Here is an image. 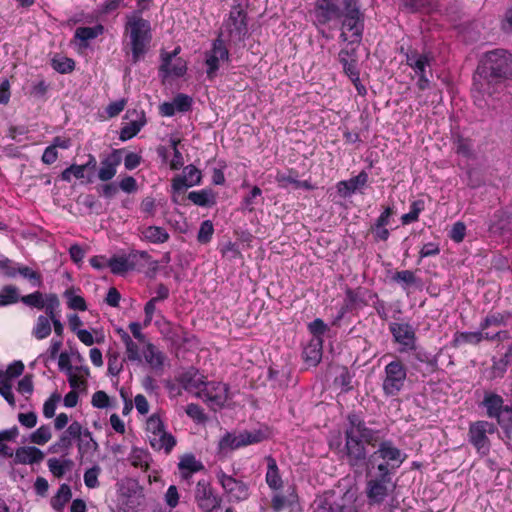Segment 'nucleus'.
Returning <instances> with one entry per match:
<instances>
[{"mask_svg":"<svg viewBox=\"0 0 512 512\" xmlns=\"http://www.w3.org/2000/svg\"><path fill=\"white\" fill-rule=\"evenodd\" d=\"M195 501L202 512H212L220 506L221 499L215 494L211 485L201 480L195 489Z\"/></svg>","mask_w":512,"mask_h":512,"instance_id":"obj_12","label":"nucleus"},{"mask_svg":"<svg viewBox=\"0 0 512 512\" xmlns=\"http://www.w3.org/2000/svg\"><path fill=\"white\" fill-rule=\"evenodd\" d=\"M85 170L86 166L73 164L61 173V179L66 182H70L72 177H75L76 179H82L85 177Z\"/></svg>","mask_w":512,"mask_h":512,"instance_id":"obj_54","label":"nucleus"},{"mask_svg":"<svg viewBox=\"0 0 512 512\" xmlns=\"http://www.w3.org/2000/svg\"><path fill=\"white\" fill-rule=\"evenodd\" d=\"M51 333V320L50 317L40 315L35 323V326L32 330L33 336L38 339L42 340L47 338Z\"/></svg>","mask_w":512,"mask_h":512,"instance_id":"obj_42","label":"nucleus"},{"mask_svg":"<svg viewBox=\"0 0 512 512\" xmlns=\"http://www.w3.org/2000/svg\"><path fill=\"white\" fill-rule=\"evenodd\" d=\"M124 346L126 357L131 362H142V351H140L139 345L135 342L132 337L123 329L117 330Z\"/></svg>","mask_w":512,"mask_h":512,"instance_id":"obj_33","label":"nucleus"},{"mask_svg":"<svg viewBox=\"0 0 512 512\" xmlns=\"http://www.w3.org/2000/svg\"><path fill=\"white\" fill-rule=\"evenodd\" d=\"M121 150L115 149L108 156L103 158L98 170L99 180L106 182L111 180L117 173V168L121 164Z\"/></svg>","mask_w":512,"mask_h":512,"instance_id":"obj_25","label":"nucleus"},{"mask_svg":"<svg viewBox=\"0 0 512 512\" xmlns=\"http://www.w3.org/2000/svg\"><path fill=\"white\" fill-rule=\"evenodd\" d=\"M424 208L425 202L423 200H416L412 202L410 206V211L406 214H403L401 217L402 224L408 225L410 223L416 222Z\"/></svg>","mask_w":512,"mask_h":512,"instance_id":"obj_48","label":"nucleus"},{"mask_svg":"<svg viewBox=\"0 0 512 512\" xmlns=\"http://www.w3.org/2000/svg\"><path fill=\"white\" fill-rule=\"evenodd\" d=\"M512 78V54L504 49L487 52L474 77L473 99L481 109H498L506 101L505 82Z\"/></svg>","mask_w":512,"mask_h":512,"instance_id":"obj_1","label":"nucleus"},{"mask_svg":"<svg viewBox=\"0 0 512 512\" xmlns=\"http://www.w3.org/2000/svg\"><path fill=\"white\" fill-rule=\"evenodd\" d=\"M128 460L132 466L146 471L149 468L151 456L147 450L134 447L129 454Z\"/></svg>","mask_w":512,"mask_h":512,"instance_id":"obj_40","label":"nucleus"},{"mask_svg":"<svg viewBox=\"0 0 512 512\" xmlns=\"http://www.w3.org/2000/svg\"><path fill=\"white\" fill-rule=\"evenodd\" d=\"M12 380L7 379L6 381L0 382V395L7 401V403L14 407L15 406V398L12 390Z\"/></svg>","mask_w":512,"mask_h":512,"instance_id":"obj_58","label":"nucleus"},{"mask_svg":"<svg viewBox=\"0 0 512 512\" xmlns=\"http://www.w3.org/2000/svg\"><path fill=\"white\" fill-rule=\"evenodd\" d=\"M180 50V47H176L171 53L162 54L160 73L164 78L181 77L186 73L187 62L184 59L177 57Z\"/></svg>","mask_w":512,"mask_h":512,"instance_id":"obj_15","label":"nucleus"},{"mask_svg":"<svg viewBox=\"0 0 512 512\" xmlns=\"http://www.w3.org/2000/svg\"><path fill=\"white\" fill-rule=\"evenodd\" d=\"M368 181V174L364 171L360 172L357 176L349 180L340 181L337 183V191L342 197L351 196L357 190L363 188Z\"/></svg>","mask_w":512,"mask_h":512,"instance_id":"obj_30","label":"nucleus"},{"mask_svg":"<svg viewBox=\"0 0 512 512\" xmlns=\"http://www.w3.org/2000/svg\"><path fill=\"white\" fill-rule=\"evenodd\" d=\"M495 426L487 421H477L469 427V441L480 455H487L490 451L488 433H493Z\"/></svg>","mask_w":512,"mask_h":512,"instance_id":"obj_11","label":"nucleus"},{"mask_svg":"<svg viewBox=\"0 0 512 512\" xmlns=\"http://www.w3.org/2000/svg\"><path fill=\"white\" fill-rule=\"evenodd\" d=\"M390 331L394 340L401 346L400 351H410L415 349V331L407 323H391Z\"/></svg>","mask_w":512,"mask_h":512,"instance_id":"obj_20","label":"nucleus"},{"mask_svg":"<svg viewBox=\"0 0 512 512\" xmlns=\"http://www.w3.org/2000/svg\"><path fill=\"white\" fill-rule=\"evenodd\" d=\"M216 479L229 502L237 503L249 499L251 490L248 483L226 474L221 469L216 472Z\"/></svg>","mask_w":512,"mask_h":512,"instance_id":"obj_7","label":"nucleus"},{"mask_svg":"<svg viewBox=\"0 0 512 512\" xmlns=\"http://www.w3.org/2000/svg\"><path fill=\"white\" fill-rule=\"evenodd\" d=\"M64 297L67 300V305L72 310L85 311L87 309L85 299L76 293L74 289H67L64 292Z\"/></svg>","mask_w":512,"mask_h":512,"instance_id":"obj_45","label":"nucleus"},{"mask_svg":"<svg viewBox=\"0 0 512 512\" xmlns=\"http://www.w3.org/2000/svg\"><path fill=\"white\" fill-rule=\"evenodd\" d=\"M204 469V465L193 454L187 453L180 457L178 470L182 480L188 481L191 476Z\"/></svg>","mask_w":512,"mask_h":512,"instance_id":"obj_28","label":"nucleus"},{"mask_svg":"<svg viewBox=\"0 0 512 512\" xmlns=\"http://www.w3.org/2000/svg\"><path fill=\"white\" fill-rule=\"evenodd\" d=\"M61 401V395L58 392L52 393L43 404V415L50 419L55 415L58 403Z\"/></svg>","mask_w":512,"mask_h":512,"instance_id":"obj_53","label":"nucleus"},{"mask_svg":"<svg viewBox=\"0 0 512 512\" xmlns=\"http://www.w3.org/2000/svg\"><path fill=\"white\" fill-rule=\"evenodd\" d=\"M378 459L391 464V469L398 468L405 460V454L395 447L390 441H384L379 445L377 451L370 458L371 464H375Z\"/></svg>","mask_w":512,"mask_h":512,"instance_id":"obj_17","label":"nucleus"},{"mask_svg":"<svg viewBox=\"0 0 512 512\" xmlns=\"http://www.w3.org/2000/svg\"><path fill=\"white\" fill-rule=\"evenodd\" d=\"M50 297H57V296L55 294L43 295L41 292L36 291L34 293H31V294L21 297L20 300L27 306L34 307L39 310L45 309V312L47 313V306L49 305Z\"/></svg>","mask_w":512,"mask_h":512,"instance_id":"obj_38","label":"nucleus"},{"mask_svg":"<svg viewBox=\"0 0 512 512\" xmlns=\"http://www.w3.org/2000/svg\"><path fill=\"white\" fill-rule=\"evenodd\" d=\"M97 447V443L92 438L91 432L84 430L83 436L79 438L78 448L80 453H85L90 450H94Z\"/></svg>","mask_w":512,"mask_h":512,"instance_id":"obj_57","label":"nucleus"},{"mask_svg":"<svg viewBox=\"0 0 512 512\" xmlns=\"http://www.w3.org/2000/svg\"><path fill=\"white\" fill-rule=\"evenodd\" d=\"M406 62L415 74L419 77L417 86L420 90H425L429 87L430 81L427 77V68L430 67L431 59L427 54H420L412 51L406 55Z\"/></svg>","mask_w":512,"mask_h":512,"instance_id":"obj_13","label":"nucleus"},{"mask_svg":"<svg viewBox=\"0 0 512 512\" xmlns=\"http://www.w3.org/2000/svg\"><path fill=\"white\" fill-rule=\"evenodd\" d=\"M259 199H262V191L259 187L254 186L249 194H247L242 200V209L248 212H252L258 204Z\"/></svg>","mask_w":512,"mask_h":512,"instance_id":"obj_50","label":"nucleus"},{"mask_svg":"<svg viewBox=\"0 0 512 512\" xmlns=\"http://www.w3.org/2000/svg\"><path fill=\"white\" fill-rule=\"evenodd\" d=\"M188 199L195 205L206 207L215 204V195L212 190L192 191L188 194Z\"/></svg>","mask_w":512,"mask_h":512,"instance_id":"obj_41","label":"nucleus"},{"mask_svg":"<svg viewBox=\"0 0 512 512\" xmlns=\"http://www.w3.org/2000/svg\"><path fill=\"white\" fill-rule=\"evenodd\" d=\"M308 329L310 333L313 335V338H321L324 333L327 331V325L321 319H315L308 325Z\"/></svg>","mask_w":512,"mask_h":512,"instance_id":"obj_64","label":"nucleus"},{"mask_svg":"<svg viewBox=\"0 0 512 512\" xmlns=\"http://www.w3.org/2000/svg\"><path fill=\"white\" fill-rule=\"evenodd\" d=\"M68 466V461L60 460L57 458H51L48 460V468L50 472L56 476L61 477L65 474Z\"/></svg>","mask_w":512,"mask_h":512,"instance_id":"obj_56","label":"nucleus"},{"mask_svg":"<svg viewBox=\"0 0 512 512\" xmlns=\"http://www.w3.org/2000/svg\"><path fill=\"white\" fill-rule=\"evenodd\" d=\"M43 458V452L34 446L20 447L14 454V462L18 464L39 463Z\"/></svg>","mask_w":512,"mask_h":512,"instance_id":"obj_32","label":"nucleus"},{"mask_svg":"<svg viewBox=\"0 0 512 512\" xmlns=\"http://www.w3.org/2000/svg\"><path fill=\"white\" fill-rule=\"evenodd\" d=\"M213 233H214V227H213L212 222L210 220H205L200 225L198 235H197V240L200 243L206 244V243L210 242V240L213 236Z\"/></svg>","mask_w":512,"mask_h":512,"instance_id":"obj_55","label":"nucleus"},{"mask_svg":"<svg viewBox=\"0 0 512 512\" xmlns=\"http://www.w3.org/2000/svg\"><path fill=\"white\" fill-rule=\"evenodd\" d=\"M508 318H509V315L505 314V313L489 314L481 322L480 329L482 331H485V330H487L490 327H501V326L507 324Z\"/></svg>","mask_w":512,"mask_h":512,"instance_id":"obj_47","label":"nucleus"},{"mask_svg":"<svg viewBox=\"0 0 512 512\" xmlns=\"http://www.w3.org/2000/svg\"><path fill=\"white\" fill-rule=\"evenodd\" d=\"M52 437L51 428L49 425H41L39 428H37L31 435H30V441L37 445H44Z\"/></svg>","mask_w":512,"mask_h":512,"instance_id":"obj_51","label":"nucleus"},{"mask_svg":"<svg viewBox=\"0 0 512 512\" xmlns=\"http://www.w3.org/2000/svg\"><path fill=\"white\" fill-rule=\"evenodd\" d=\"M271 508L273 512H282L285 509H288L289 512H299L296 488L290 486L284 493L280 491L274 492L271 497Z\"/></svg>","mask_w":512,"mask_h":512,"instance_id":"obj_16","label":"nucleus"},{"mask_svg":"<svg viewBox=\"0 0 512 512\" xmlns=\"http://www.w3.org/2000/svg\"><path fill=\"white\" fill-rule=\"evenodd\" d=\"M21 299L17 287L13 285L4 286L0 290V307L17 303Z\"/></svg>","mask_w":512,"mask_h":512,"instance_id":"obj_44","label":"nucleus"},{"mask_svg":"<svg viewBox=\"0 0 512 512\" xmlns=\"http://www.w3.org/2000/svg\"><path fill=\"white\" fill-rule=\"evenodd\" d=\"M200 399L210 408L220 409L228 399V386L222 382H208L203 388Z\"/></svg>","mask_w":512,"mask_h":512,"instance_id":"obj_14","label":"nucleus"},{"mask_svg":"<svg viewBox=\"0 0 512 512\" xmlns=\"http://www.w3.org/2000/svg\"><path fill=\"white\" fill-rule=\"evenodd\" d=\"M127 26L129 30L133 60L136 62L146 52L151 40L150 23L141 17L133 15L128 18Z\"/></svg>","mask_w":512,"mask_h":512,"instance_id":"obj_5","label":"nucleus"},{"mask_svg":"<svg viewBox=\"0 0 512 512\" xmlns=\"http://www.w3.org/2000/svg\"><path fill=\"white\" fill-rule=\"evenodd\" d=\"M177 145H178V141L175 139H172L171 146L173 149V157L169 161V166L173 170L180 169L184 164V159H183L182 153L178 150Z\"/></svg>","mask_w":512,"mask_h":512,"instance_id":"obj_61","label":"nucleus"},{"mask_svg":"<svg viewBox=\"0 0 512 512\" xmlns=\"http://www.w3.org/2000/svg\"><path fill=\"white\" fill-rule=\"evenodd\" d=\"M265 460L267 463L265 482L273 492L280 491L283 488V479L277 462L272 456H267Z\"/></svg>","mask_w":512,"mask_h":512,"instance_id":"obj_31","label":"nucleus"},{"mask_svg":"<svg viewBox=\"0 0 512 512\" xmlns=\"http://www.w3.org/2000/svg\"><path fill=\"white\" fill-rule=\"evenodd\" d=\"M66 375L72 389H84L87 385V378L90 372L87 366H75V368Z\"/></svg>","mask_w":512,"mask_h":512,"instance_id":"obj_37","label":"nucleus"},{"mask_svg":"<svg viewBox=\"0 0 512 512\" xmlns=\"http://www.w3.org/2000/svg\"><path fill=\"white\" fill-rule=\"evenodd\" d=\"M179 380L186 391L193 393L198 398L201 397L203 388L208 383L205 381V377L195 368H189L180 376Z\"/></svg>","mask_w":512,"mask_h":512,"instance_id":"obj_24","label":"nucleus"},{"mask_svg":"<svg viewBox=\"0 0 512 512\" xmlns=\"http://www.w3.org/2000/svg\"><path fill=\"white\" fill-rule=\"evenodd\" d=\"M263 434L259 431L248 432L243 431L239 433H225L218 443V450L221 454H227L233 450L258 443L262 441Z\"/></svg>","mask_w":512,"mask_h":512,"instance_id":"obj_8","label":"nucleus"},{"mask_svg":"<svg viewBox=\"0 0 512 512\" xmlns=\"http://www.w3.org/2000/svg\"><path fill=\"white\" fill-rule=\"evenodd\" d=\"M91 404L98 409H105L110 406V397L102 390L96 391L92 395Z\"/></svg>","mask_w":512,"mask_h":512,"instance_id":"obj_59","label":"nucleus"},{"mask_svg":"<svg viewBox=\"0 0 512 512\" xmlns=\"http://www.w3.org/2000/svg\"><path fill=\"white\" fill-rule=\"evenodd\" d=\"M466 235V226L463 222H456L453 224L449 237L456 243H460L464 240Z\"/></svg>","mask_w":512,"mask_h":512,"instance_id":"obj_62","label":"nucleus"},{"mask_svg":"<svg viewBox=\"0 0 512 512\" xmlns=\"http://www.w3.org/2000/svg\"><path fill=\"white\" fill-rule=\"evenodd\" d=\"M58 307V297H50L49 305L47 306V315L50 317L51 323L53 324L55 334L61 336L63 334L64 327L56 315V310Z\"/></svg>","mask_w":512,"mask_h":512,"instance_id":"obj_43","label":"nucleus"},{"mask_svg":"<svg viewBox=\"0 0 512 512\" xmlns=\"http://www.w3.org/2000/svg\"><path fill=\"white\" fill-rule=\"evenodd\" d=\"M343 6L340 38L350 44L359 43L362 39L364 17L360 11L358 0H343Z\"/></svg>","mask_w":512,"mask_h":512,"instance_id":"obj_4","label":"nucleus"},{"mask_svg":"<svg viewBox=\"0 0 512 512\" xmlns=\"http://www.w3.org/2000/svg\"><path fill=\"white\" fill-rule=\"evenodd\" d=\"M313 16L314 24L320 29V27L326 25L333 19L339 18L341 12L336 1L315 3Z\"/></svg>","mask_w":512,"mask_h":512,"instance_id":"obj_22","label":"nucleus"},{"mask_svg":"<svg viewBox=\"0 0 512 512\" xmlns=\"http://www.w3.org/2000/svg\"><path fill=\"white\" fill-rule=\"evenodd\" d=\"M348 420L350 427L346 430L345 448L350 463L354 465L366 457V450L362 440H368L370 431L357 415H349Z\"/></svg>","mask_w":512,"mask_h":512,"instance_id":"obj_3","label":"nucleus"},{"mask_svg":"<svg viewBox=\"0 0 512 512\" xmlns=\"http://www.w3.org/2000/svg\"><path fill=\"white\" fill-rule=\"evenodd\" d=\"M201 178V171L193 165H188L183 169L182 175L172 180V188L174 191H181L185 188L199 185Z\"/></svg>","mask_w":512,"mask_h":512,"instance_id":"obj_26","label":"nucleus"},{"mask_svg":"<svg viewBox=\"0 0 512 512\" xmlns=\"http://www.w3.org/2000/svg\"><path fill=\"white\" fill-rule=\"evenodd\" d=\"M339 60L343 66L344 72L351 81H357L359 77V70L357 68V61L355 59L354 51L349 52L342 49L339 53Z\"/></svg>","mask_w":512,"mask_h":512,"instance_id":"obj_36","label":"nucleus"},{"mask_svg":"<svg viewBox=\"0 0 512 512\" xmlns=\"http://www.w3.org/2000/svg\"><path fill=\"white\" fill-rule=\"evenodd\" d=\"M103 32L102 25H95L93 27H79L76 29L75 38L80 40L81 42H86L88 40L94 39Z\"/></svg>","mask_w":512,"mask_h":512,"instance_id":"obj_49","label":"nucleus"},{"mask_svg":"<svg viewBox=\"0 0 512 512\" xmlns=\"http://www.w3.org/2000/svg\"><path fill=\"white\" fill-rule=\"evenodd\" d=\"M483 406L486 408L488 417L497 419L500 426L512 421V409L504 406L503 398L495 393H485Z\"/></svg>","mask_w":512,"mask_h":512,"instance_id":"obj_10","label":"nucleus"},{"mask_svg":"<svg viewBox=\"0 0 512 512\" xmlns=\"http://www.w3.org/2000/svg\"><path fill=\"white\" fill-rule=\"evenodd\" d=\"M512 226L508 220V217H505V213L499 212L494 215V219L491 220L489 225V230L495 234H502L505 231L511 230Z\"/></svg>","mask_w":512,"mask_h":512,"instance_id":"obj_46","label":"nucleus"},{"mask_svg":"<svg viewBox=\"0 0 512 512\" xmlns=\"http://www.w3.org/2000/svg\"><path fill=\"white\" fill-rule=\"evenodd\" d=\"M100 472V467L95 465L84 473V483L88 488H96L99 485L98 476Z\"/></svg>","mask_w":512,"mask_h":512,"instance_id":"obj_60","label":"nucleus"},{"mask_svg":"<svg viewBox=\"0 0 512 512\" xmlns=\"http://www.w3.org/2000/svg\"><path fill=\"white\" fill-rule=\"evenodd\" d=\"M163 417L160 410L147 417L145 434L152 448L169 454L176 445V439L167 431Z\"/></svg>","mask_w":512,"mask_h":512,"instance_id":"obj_2","label":"nucleus"},{"mask_svg":"<svg viewBox=\"0 0 512 512\" xmlns=\"http://www.w3.org/2000/svg\"><path fill=\"white\" fill-rule=\"evenodd\" d=\"M364 293L362 289H348L344 299V306L341 310L343 316L346 312L357 310L365 306Z\"/></svg>","mask_w":512,"mask_h":512,"instance_id":"obj_35","label":"nucleus"},{"mask_svg":"<svg viewBox=\"0 0 512 512\" xmlns=\"http://www.w3.org/2000/svg\"><path fill=\"white\" fill-rule=\"evenodd\" d=\"M323 339L312 338L304 348L303 357L305 362L311 366H316L322 358Z\"/></svg>","mask_w":512,"mask_h":512,"instance_id":"obj_34","label":"nucleus"},{"mask_svg":"<svg viewBox=\"0 0 512 512\" xmlns=\"http://www.w3.org/2000/svg\"><path fill=\"white\" fill-rule=\"evenodd\" d=\"M127 122L123 123L120 131V139L123 141L133 138L146 124L143 111L129 110L126 113Z\"/></svg>","mask_w":512,"mask_h":512,"instance_id":"obj_23","label":"nucleus"},{"mask_svg":"<svg viewBox=\"0 0 512 512\" xmlns=\"http://www.w3.org/2000/svg\"><path fill=\"white\" fill-rule=\"evenodd\" d=\"M230 61V53L226 45L225 32L221 31L218 37L212 42L211 47L204 53L206 74L213 79L219 69Z\"/></svg>","mask_w":512,"mask_h":512,"instance_id":"obj_6","label":"nucleus"},{"mask_svg":"<svg viewBox=\"0 0 512 512\" xmlns=\"http://www.w3.org/2000/svg\"><path fill=\"white\" fill-rule=\"evenodd\" d=\"M147 257L148 254L145 251H133L128 255L113 256L108 260V267L113 274L123 275L135 268L139 258Z\"/></svg>","mask_w":512,"mask_h":512,"instance_id":"obj_18","label":"nucleus"},{"mask_svg":"<svg viewBox=\"0 0 512 512\" xmlns=\"http://www.w3.org/2000/svg\"><path fill=\"white\" fill-rule=\"evenodd\" d=\"M143 359L150 366V368L158 371L163 369L166 356L153 343L147 342L142 349V360Z\"/></svg>","mask_w":512,"mask_h":512,"instance_id":"obj_29","label":"nucleus"},{"mask_svg":"<svg viewBox=\"0 0 512 512\" xmlns=\"http://www.w3.org/2000/svg\"><path fill=\"white\" fill-rule=\"evenodd\" d=\"M389 480L372 478L367 483V497L370 504L382 503L388 495Z\"/></svg>","mask_w":512,"mask_h":512,"instance_id":"obj_27","label":"nucleus"},{"mask_svg":"<svg viewBox=\"0 0 512 512\" xmlns=\"http://www.w3.org/2000/svg\"><path fill=\"white\" fill-rule=\"evenodd\" d=\"M406 376V368L400 361L387 364L382 384L384 393L388 396L397 395L404 386Z\"/></svg>","mask_w":512,"mask_h":512,"instance_id":"obj_9","label":"nucleus"},{"mask_svg":"<svg viewBox=\"0 0 512 512\" xmlns=\"http://www.w3.org/2000/svg\"><path fill=\"white\" fill-rule=\"evenodd\" d=\"M508 338V334L505 331H498L494 334L489 332L474 331V332H457L454 335V343L457 346L463 344L476 345L483 340H499L504 341Z\"/></svg>","mask_w":512,"mask_h":512,"instance_id":"obj_19","label":"nucleus"},{"mask_svg":"<svg viewBox=\"0 0 512 512\" xmlns=\"http://www.w3.org/2000/svg\"><path fill=\"white\" fill-rule=\"evenodd\" d=\"M224 29L229 33L230 40H241L246 33V15L239 9L230 11L229 18L224 23Z\"/></svg>","mask_w":512,"mask_h":512,"instance_id":"obj_21","label":"nucleus"},{"mask_svg":"<svg viewBox=\"0 0 512 512\" xmlns=\"http://www.w3.org/2000/svg\"><path fill=\"white\" fill-rule=\"evenodd\" d=\"M142 238L150 243L161 244L169 239L168 232L159 226H148L142 231Z\"/></svg>","mask_w":512,"mask_h":512,"instance_id":"obj_39","label":"nucleus"},{"mask_svg":"<svg viewBox=\"0 0 512 512\" xmlns=\"http://www.w3.org/2000/svg\"><path fill=\"white\" fill-rule=\"evenodd\" d=\"M17 264L5 256H0V271L8 277H15L17 275Z\"/></svg>","mask_w":512,"mask_h":512,"instance_id":"obj_63","label":"nucleus"},{"mask_svg":"<svg viewBox=\"0 0 512 512\" xmlns=\"http://www.w3.org/2000/svg\"><path fill=\"white\" fill-rule=\"evenodd\" d=\"M74 61L71 58L57 55L52 59V67L59 73H69L74 69Z\"/></svg>","mask_w":512,"mask_h":512,"instance_id":"obj_52","label":"nucleus"}]
</instances>
